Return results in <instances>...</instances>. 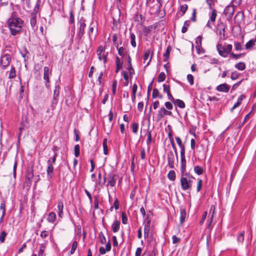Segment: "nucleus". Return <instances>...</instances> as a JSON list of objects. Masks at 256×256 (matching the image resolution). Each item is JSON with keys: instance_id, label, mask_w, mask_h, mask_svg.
Masks as SVG:
<instances>
[{"instance_id": "0eeeda50", "label": "nucleus", "mask_w": 256, "mask_h": 256, "mask_svg": "<svg viewBox=\"0 0 256 256\" xmlns=\"http://www.w3.org/2000/svg\"><path fill=\"white\" fill-rule=\"evenodd\" d=\"M44 79L45 80V86H46L48 88H49V76L50 74H51V72H50V68L48 66L44 67Z\"/></svg>"}, {"instance_id": "09e8293b", "label": "nucleus", "mask_w": 256, "mask_h": 256, "mask_svg": "<svg viewBox=\"0 0 256 256\" xmlns=\"http://www.w3.org/2000/svg\"><path fill=\"white\" fill-rule=\"evenodd\" d=\"M152 140V136L151 132L149 130L148 131V138L146 140V144L148 146L150 144Z\"/></svg>"}, {"instance_id": "20e7f679", "label": "nucleus", "mask_w": 256, "mask_h": 256, "mask_svg": "<svg viewBox=\"0 0 256 256\" xmlns=\"http://www.w3.org/2000/svg\"><path fill=\"white\" fill-rule=\"evenodd\" d=\"M117 176L118 175L116 174H113L111 173L108 174L104 178V182L102 184V185H104L105 182L107 180V186H110L112 187L114 186L116 184Z\"/></svg>"}, {"instance_id": "c756f323", "label": "nucleus", "mask_w": 256, "mask_h": 256, "mask_svg": "<svg viewBox=\"0 0 256 256\" xmlns=\"http://www.w3.org/2000/svg\"><path fill=\"white\" fill-rule=\"evenodd\" d=\"M194 172L198 175H200L203 174L204 170L202 168L198 166H194Z\"/></svg>"}, {"instance_id": "a211bd4d", "label": "nucleus", "mask_w": 256, "mask_h": 256, "mask_svg": "<svg viewBox=\"0 0 256 256\" xmlns=\"http://www.w3.org/2000/svg\"><path fill=\"white\" fill-rule=\"evenodd\" d=\"M176 142L180 148V152H185L184 146L182 144L180 138L178 136L176 137Z\"/></svg>"}, {"instance_id": "3c124183", "label": "nucleus", "mask_w": 256, "mask_h": 256, "mask_svg": "<svg viewBox=\"0 0 256 256\" xmlns=\"http://www.w3.org/2000/svg\"><path fill=\"white\" fill-rule=\"evenodd\" d=\"M187 80L190 85H192L194 84V76L192 74H188Z\"/></svg>"}, {"instance_id": "aec40b11", "label": "nucleus", "mask_w": 256, "mask_h": 256, "mask_svg": "<svg viewBox=\"0 0 256 256\" xmlns=\"http://www.w3.org/2000/svg\"><path fill=\"white\" fill-rule=\"evenodd\" d=\"M108 140L106 138H105L102 142L103 150H104V154L105 155H107L108 153Z\"/></svg>"}, {"instance_id": "9b49d317", "label": "nucleus", "mask_w": 256, "mask_h": 256, "mask_svg": "<svg viewBox=\"0 0 256 256\" xmlns=\"http://www.w3.org/2000/svg\"><path fill=\"white\" fill-rule=\"evenodd\" d=\"M86 26V24L84 22H81L80 24L79 30L78 34V36L79 39H81L83 35L84 34V28Z\"/></svg>"}, {"instance_id": "603ef678", "label": "nucleus", "mask_w": 256, "mask_h": 256, "mask_svg": "<svg viewBox=\"0 0 256 256\" xmlns=\"http://www.w3.org/2000/svg\"><path fill=\"white\" fill-rule=\"evenodd\" d=\"M202 180L198 179V182L197 184V187H196V190L198 192H200L201 190L202 187Z\"/></svg>"}, {"instance_id": "9d476101", "label": "nucleus", "mask_w": 256, "mask_h": 256, "mask_svg": "<svg viewBox=\"0 0 256 256\" xmlns=\"http://www.w3.org/2000/svg\"><path fill=\"white\" fill-rule=\"evenodd\" d=\"M150 54H151V58H150V60H149V61L146 64V66H148L153 56L154 52H153V51L150 50V49L146 50L144 52V62H145L148 59Z\"/></svg>"}, {"instance_id": "c03bdc74", "label": "nucleus", "mask_w": 256, "mask_h": 256, "mask_svg": "<svg viewBox=\"0 0 256 256\" xmlns=\"http://www.w3.org/2000/svg\"><path fill=\"white\" fill-rule=\"evenodd\" d=\"M132 132L134 134H136L138 128V124L137 122H133L132 125Z\"/></svg>"}, {"instance_id": "f8f14e48", "label": "nucleus", "mask_w": 256, "mask_h": 256, "mask_svg": "<svg viewBox=\"0 0 256 256\" xmlns=\"http://www.w3.org/2000/svg\"><path fill=\"white\" fill-rule=\"evenodd\" d=\"M120 224V222L118 220H116L114 222L112 225V230L114 232H116L119 230Z\"/></svg>"}, {"instance_id": "338daca9", "label": "nucleus", "mask_w": 256, "mask_h": 256, "mask_svg": "<svg viewBox=\"0 0 256 256\" xmlns=\"http://www.w3.org/2000/svg\"><path fill=\"white\" fill-rule=\"evenodd\" d=\"M119 204H120L118 198H116L114 202V207L116 210L119 208Z\"/></svg>"}, {"instance_id": "a19ab883", "label": "nucleus", "mask_w": 256, "mask_h": 256, "mask_svg": "<svg viewBox=\"0 0 256 256\" xmlns=\"http://www.w3.org/2000/svg\"><path fill=\"white\" fill-rule=\"evenodd\" d=\"M104 50V48L102 46H98V48L97 50V54L98 56V59L100 60H102V58L101 56V54L103 52Z\"/></svg>"}, {"instance_id": "864d4df0", "label": "nucleus", "mask_w": 256, "mask_h": 256, "mask_svg": "<svg viewBox=\"0 0 256 256\" xmlns=\"http://www.w3.org/2000/svg\"><path fill=\"white\" fill-rule=\"evenodd\" d=\"M74 15L73 14L72 11L70 10V12L69 23L72 24H74Z\"/></svg>"}, {"instance_id": "f3484780", "label": "nucleus", "mask_w": 256, "mask_h": 256, "mask_svg": "<svg viewBox=\"0 0 256 256\" xmlns=\"http://www.w3.org/2000/svg\"><path fill=\"white\" fill-rule=\"evenodd\" d=\"M180 222L181 224H182L186 218V213L185 209L184 208H181L180 210Z\"/></svg>"}, {"instance_id": "2eb2a0df", "label": "nucleus", "mask_w": 256, "mask_h": 256, "mask_svg": "<svg viewBox=\"0 0 256 256\" xmlns=\"http://www.w3.org/2000/svg\"><path fill=\"white\" fill-rule=\"evenodd\" d=\"M58 215L60 218H62L63 215V208H64V204L62 202H58Z\"/></svg>"}, {"instance_id": "4d7b16f0", "label": "nucleus", "mask_w": 256, "mask_h": 256, "mask_svg": "<svg viewBox=\"0 0 256 256\" xmlns=\"http://www.w3.org/2000/svg\"><path fill=\"white\" fill-rule=\"evenodd\" d=\"M6 236V234L5 232H2L0 234V242H4Z\"/></svg>"}, {"instance_id": "e2e57ef3", "label": "nucleus", "mask_w": 256, "mask_h": 256, "mask_svg": "<svg viewBox=\"0 0 256 256\" xmlns=\"http://www.w3.org/2000/svg\"><path fill=\"white\" fill-rule=\"evenodd\" d=\"M48 232L46 230H44L41 232L40 236L42 238H45L48 236Z\"/></svg>"}, {"instance_id": "37998d69", "label": "nucleus", "mask_w": 256, "mask_h": 256, "mask_svg": "<svg viewBox=\"0 0 256 256\" xmlns=\"http://www.w3.org/2000/svg\"><path fill=\"white\" fill-rule=\"evenodd\" d=\"M166 78V74L164 72H161L158 76V82H162Z\"/></svg>"}, {"instance_id": "8fccbe9b", "label": "nucleus", "mask_w": 256, "mask_h": 256, "mask_svg": "<svg viewBox=\"0 0 256 256\" xmlns=\"http://www.w3.org/2000/svg\"><path fill=\"white\" fill-rule=\"evenodd\" d=\"M34 174L32 170L28 171L26 174V178L30 181L31 182L32 178H33Z\"/></svg>"}, {"instance_id": "6e6d98bb", "label": "nucleus", "mask_w": 256, "mask_h": 256, "mask_svg": "<svg viewBox=\"0 0 256 256\" xmlns=\"http://www.w3.org/2000/svg\"><path fill=\"white\" fill-rule=\"evenodd\" d=\"M188 6L187 4L182 5L180 7V10L182 12V15H184L187 10Z\"/></svg>"}, {"instance_id": "2f4dec72", "label": "nucleus", "mask_w": 256, "mask_h": 256, "mask_svg": "<svg viewBox=\"0 0 256 256\" xmlns=\"http://www.w3.org/2000/svg\"><path fill=\"white\" fill-rule=\"evenodd\" d=\"M130 43L132 46L135 48L136 46V36L134 33H130Z\"/></svg>"}, {"instance_id": "ddd939ff", "label": "nucleus", "mask_w": 256, "mask_h": 256, "mask_svg": "<svg viewBox=\"0 0 256 256\" xmlns=\"http://www.w3.org/2000/svg\"><path fill=\"white\" fill-rule=\"evenodd\" d=\"M256 43V38H252L246 44V50H250L252 48V47Z\"/></svg>"}, {"instance_id": "7ed1b4c3", "label": "nucleus", "mask_w": 256, "mask_h": 256, "mask_svg": "<svg viewBox=\"0 0 256 256\" xmlns=\"http://www.w3.org/2000/svg\"><path fill=\"white\" fill-rule=\"evenodd\" d=\"M186 177L182 176L180 178V184L182 188L184 190H190L193 180L195 178L192 175L186 174Z\"/></svg>"}, {"instance_id": "6ab92c4d", "label": "nucleus", "mask_w": 256, "mask_h": 256, "mask_svg": "<svg viewBox=\"0 0 256 256\" xmlns=\"http://www.w3.org/2000/svg\"><path fill=\"white\" fill-rule=\"evenodd\" d=\"M16 72L15 68L14 67V66H11L10 70L9 72V74H8V78H10V79L14 78L16 77Z\"/></svg>"}, {"instance_id": "5fc2aeb1", "label": "nucleus", "mask_w": 256, "mask_h": 256, "mask_svg": "<svg viewBox=\"0 0 256 256\" xmlns=\"http://www.w3.org/2000/svg\"><path fill=\"white\" fill-rule=\"evenodd\" d=\"M239 74L236 72H232L231 74L230 78L233 80H236L238 78Z\"/></svg>"}, {"instance_id": "c9c22d12", "label": "nucleus", "mask_w": 256, "mask_h": 256, "mask_svg": "<svg viewBox=\"0 0 256 256\" xmlns=\"http://www.w3.org/2000/svg\"><path fill=\"white\" fill-rule=\"evenodd\" d=\"M190 24V22L188 20H186L184 22V26L182 28V32L183 34H184L188 30V28Z\"/></svg>"}, {"instance_id": "bb28decb", "label": "nucleus", "mask_w": 256, "mask_h": 256, "mask_svg": "<svg viewBox=\"0 0 256 256\" xmlns=\"http://www.w3.org/2000/svg\"><path fill=\"white\" fill-rule=\"evenodd\" d=\"M171 47L170 46H168L167 47L166 50V52L164 54V61L166 62L168 59L169 58L171 50Z\"/></svg>"}, {"instance_id": "ea45409f", "label": "nucleus", "mask_w": 256, "mask_h": 256, "mask_svg": "<svg viewBox=\"0 0 256 256\" xmlns=\"http://www.w3.org/2000/svg\"><path fill=\"white\" fill-rule=\"evenodd\" d=\"M202 36H198L197 37L196 43V48L197 50L200 48V47L202 45Z\"/></svg>"}, {"instance_id": "a18cd8bd", "label": "nucleus", "mask_w": 256, "mask_h": 256, "mask_svg": "<svg viewBox=\"0 0 256 256\" xmlns=\"http://www.w3.org/2000/svg\"><path fill=\"white\" fill-rule=\"evenodd\" d=\"M80 154V146L78 144H76L74 146V155L76 157H78Z\"/></svg>"}, {"instance_id": "a878e982", "label": "nucleus", "mask_w": 256, "mask_h": 256, "mask_svg": "<svg viewBox=\"0 0 256 256\" xmlns=\"http://www.w3.org/2000/svg\"><path fill=\"white\" fill-rule=\"evenodd\" d=\"M116 48L118 50V54L122 56H124L126 54V52L123 47L118 48V44L116 46Z\"/></svg>"}, {"instance_id": "680f3d73", "label": "nucleus", "mask_w": 256, "mask_h": 256, "mask_svg": "<svg viewBox=\"0 0 256 256\" xmlns=\"http://www.w3.org/2000/svg\"><path fill=\"white\" fill-rule=\"evenodd\" d=\"M172 242L174 244H177L180 242V238L176 237V236L174 235L172 236Z\"/></svg>"}, {"instance_id": "bf43d9fd", "label": "nucleus", "mask_w": 256, "mask_h": 256, "mask_svg": "<svg viewBox=\"0 0 256 256\" xmlns=\"http://www.w3.org/2000/svg\"><path fill=\"white\" fill-rule=\"evenodd\" d=\"M117 86V81L116 80H114L112 84V92L113 94H115L116 92Z\"/></svg>"}, {"instance_id": "69168bd1", "label": "nucleus", "mask_w": 256, "mask_h": 256, "mask_svg": "<svg viewBox=\"0 0 256 256\" xmlns=\"http://www.w3.org/2000/svg\"><path fill=\"white\" fill-rule=\"evenodd\" d=\"M168 138L170 139V144H174V138H173V136H172V132H170L168 134Z\"/></svg>"}, {"instance_id": "cd10ccee", "label": "nucleus", "mask_w": 256, "mask_h": 256, "mask_svg": "<svg viewBox=\"0 0 256 256\" xmlns=\"http://www.w3.org/2000/svg\"><path fill=\"white\" fill-rule=\"evenodd\" d=\"M244 96L242 95L240 96L238 98L237 102L234 104V106L232 108V110L238 107L242 103Z\"/></svg>"}, {"instance_id": "f03ea898", "label": "nucleus", "mask_w": 256, "mask_h": 256, "mask_svg": "<svg viewBox=\"0 0 256 256\" xmlns=\"http://www.w3.org/2000/svg\"><path fill=\"white\" fill-rule=\"evenodd\" d=\"M216 34H218L220 36V42L216 46L217 50L221 56H224V46L222 44V36H224V24L222 22L218 26Z\"/></svg>"}, {"instance_id": "7c9ffc66", "label": "nucleus", "mask_w": 256, "mask_h": 256, "mask_svg": "<svg viewBox=\"0 0 256 256\" xmlns=\"http://www.w3.org/2000/svg\"><path fill=\"white\" fill-rule=\"evenodd\" d=\"M168 178L172 181H174L176 180V174L174 170H172L169 172L168 174Z\"/></svg>"}, {"instance_id": "dca6fc26", "label": "nucleus", "mask_w": 256, "mask_h": 256, "mask_svg": "<svg viewBox=\"0 0 256 256\" xmlns=\"http://www.w3.org/2000/svg\"><path fill=\"white\" fill-rule=\"evenodd\" d=\"M234 12V8L232 6H228L225 8V16L228 14V16L231 17L233 14Z\"/></svg>"}, {"instance_id": "423d86ee", "label": "nucleus", "mask_w": 256, "mask_h": 256, "mask_svg": "<svg viewBox=\"0 0 256 256\" xmlns=\"http://www.w3.org/2000/svg\"><path fill=\"white\" fill-rule=\"evenodd\" d=\"M172 113L170 111L166 110L164 107L161 108L158 111L157 114V120L160 121L164 116H170Z\"/></svg>"}, {"instance_id": "4468645a", "label": "nucleus", "mask_w": 256, "mask_h": 256, "mask_svg": "<svg viewBox=\"0 0 256 256\" xmlns=\"http://www.w3.org/2000/svg\"><path fill=\"white\" fill-rule=\"evenodd\" d=\"M184 154L185 152H180V159L182 169H185L186 168V160Z\"/></svg>"}, {"instance_id": "473e14b6", "label": "nucleus", "mask_w": 256, "mask_h": 256, "mask_svg": "<svg viewBox=\"0 0 256 256\" xmlns=\"http://www.w3.org/2000/svg\"><path fill=\"white\" fill-rule=\"evenodd\" d=\"M244 232H241L237 236V240L238 242L242 243L244 240Z\"/></svg>"}, {"instance_id": "13d9d810", "label": "nucleus", "mask_w": 256, "mask_h": 256, "mask_svg": "<svg viewBox=\"0 0 256 256\" xmlns=\"http://www.w3.org/2000/svg\"><path fill=\"white\" fill-rule=\"evenodd\" d=\"M58 102V98H54L53 96L52 100V106L54 108L56 106Z\"/></svg>"}, {"instance_id": "c85d7f7f", "label": "nucleus", "mask_w": 256, "mask_h": 256, "mask_svg": "<svg viewBox=\"0 0 256 256\" xmlns=\"http://www.w3.org/2000/svg\"><path fill=\"white\" fill-rule=\"evenodd\" d=\"M235 68L240 70H243L246 68V64L243 62H240L235 65Z\"/></svg>"}, {"instance_id": "72a5a7b5", "label": "nucleus", "mask_w": 256, "mask_h": 256, "mask_svg": "<svg viewBox=\"0 0 256 256\" xmlns=\"http://www.w3.org/2000/svg\"><path fill=\"white\" fill-rule=\"evenodd\" d=\"M40 6V0H37L36 3L34 7L33 10V12L32 14H34L36 16L37 13L38 12Z\"/></svg>"}, {"instance_id": "f704fd0d", "label": "nucleus", "mask_w": 256, "mask_h": 256, "mask_svg": "<svg viewBox=\"0 0 256 256\" xmlns=\"http://www.w3.org/2000/svg\"><path fill=\"white\" fill-rule=\"evenodd\" d=\"M150 220L148 218H147V222H146V220L144 221V230L150 231Z\"/></svg>"}, {"instance_id": "e433bc0d", "label": "nucleus", "mask_w": 256, "mask_h": 256, "mask_svg": "<svg viewBox=\"0 0 256 256\" xmlns=\"http://www.w3.org/2000/svg\"><path fill=\"white\" fill-rule=\"evenodd\" d=\"M98 238L100 242L102 244H104L106 242V238L102 232H101L99 233Z\"/></svg>"}, {"instance_id": "49530a36", "label": "nucleus", "mask_w": 256, "mask_h": 256, "mask_svg": "<svg viewBox=\"0 0 256 256\" xmlns=\"http://www.w3.org/2000/svg\"><path fill=\"white\" fill-rule=\"evenodd\" d=\"M122 224H126L128 222L127 216L124 212H122Z\"/></svg>"}, {"instance_id": "6e6552de", "label": "nucleus", "mask_w": 256, "mask_h": 256, "mask_svg": "<svg viewBox=\"0 0 256 256\" xmlns=\"http://www.w3.org/2000/svg\"><path fill=\"white\" fill-rule=\"evenodd\" d=\"M47 164H48V168L46 169V173H47V177L48 180L52 179V174L54 171V166L53 164H51V160H48L47 161Z\"/></svg>"}, {"instance_id": "58836bf2", "label": "nucleus", "mask_w": 256, "mask_h": 256, "mask_svg": "<svg viewBox=\"0 0 256 256\" xmlns=\"http://www.w3.org/2000/svg\"><path fill=\"white\" fill-rule=\"evenodd\" d=\"M122 74L123 75L124 78V86H127L128 84V75L127 72L126 71L122 72Z\"/></svg>"}, {"instance_id": "052dcab7", "label": "nucleus", "mask_w": 256, "mask_h": 256, "mask_svg": "<svg viewBox=\"0 0 256 256\" xmlns=\"http://www.w3.org/2000/svg\"><path fill=\"white\" fill-rule=\"evenodd\" d=\"M235 48L236 50H242L241 44L239 42H236L234 44Z\"/></svg>"}, {"instance_id": "4c0bfd02", "label": "nucleus", "mask_w": 256, "mask_h": 256, "mask_svg": "<svg viewBox=\"0 0 256 256\" xmlns=\"http://www.w3.org/2000/svg\"><path fill=\"white\" fill-rule=\"evenodd\" d=\"M60 87L58 85L55 86V88L54 91L53 96L54 98H58L60 95Z\"/></svg>"}, {"instance_id": "de8ad7c7", "label": "nucleus", "mask_w": 256, "mask_h": 256, "mask_svg": "<svg viewBox=\"0 0 256 256\" xmlns=\"http://www.w3.org/2000/svg\"><path fill=\"white\" fill-rule=\"evenodd\" d=\"M216 11L215 10H214L212 11V14H211V16H210V20H211V22H214L215 20H216Z\"/></svg>"}, {"instance_id": "4be33fe9", "label": "nucleus", "mask_w": 256, "mask_h": 256, "mask_svg": "<svg viewBox=\"0 0 256 256\" xmlns=\"http://www.w3.org/2000/svg\"><path fill=\"white\" fill-rule=\"evenodd\" d=\"M56 214L54 212H50L47 218V220L50 222H54L56 220Z\"/></svg>"}, {"instance_id": "0e129e2a", "label": "nucleus", "mask_w": 256, "mask_h": 256, "mask_svg": "<svg viewBox=\"0 0 256 256\" xmlns=\"http://www.w3.org/2000/svg\"><path fill=\"white\" fill-rule=\"evenodd\" d=\"M165 106L168 110L172 109L173 106L170 102H165Z\"/></svg>"}, {"instance_id": "1a4fd4ad", "label": "nucleus", "mask_w": 256, "mask_h": 256, "mask_svg": "<svg viewBox=\"0 0 256 256\" xmlns=\"http://www.w3.org/2000/svg\"><path fill=\"white\" fill-rule=\"evenodd\" d=\"M168 165L170 168L174 167V155L172 152H170L167 154Z\"/></svg>"}, {"instance_id": "b1692460", "label": "nucleus", "mask_w": 256, "mask_h": 256, "mask_svg": "<svg viewBox=\"0 0 256 256\" xmlns=\"http://www.w3.org/2000/svg\"><path fill=\"white\" fill-rule=\"evenodd\" d=\"M0 209L2 210V216L0 218V220H2L6 214V204L4 200L0 204Z\"/></svg>"}, {"instance_id": "5701e85b", "label": "nucleus", "mask_w": 256, "mask_h": 256, "mask_svg": "<svg viewBox=\"0 0 256 256\" xmlns=\"http://www.w3.org/2000/svg\"><path fill=\"white\" fill-rule=\"evenodd\" d=\"M152 97L153 98H160L161 99L162 98V96L160 95V92H159L158 89L154 88L153 91H152Z\"/></svg>"}, {"instance_id": "f257e3e1", "label": "nucleus", "mask_w": 256, "mask_h": 256, "mask_svg": "<svg viewBox=\"0 0 256 256\" xmlns=\"http://www.w3.org/2000/svg\"><path fill=\"white\" fill-rule=\"evenodd\" d=\"M8 28L12 36H16L19 34L22 28L24 21L16 16V13L13 12L11 16L7 21Z\"/></svg>"}, {"instance_id": "774afa93", "label": "nucleus", "mask_w": 256, "mask_h": 256, "mask_svg": "<svg viewBox=\"0 0 256 256\" xmlns=\"http://www.w3.org/2000/svg\"><path fill=\"white\" fill-rule=\"evenodd\" d=\"M142 252V249L140 248H138L135 252V256H140Z\"/></svg>"}, {"instance_id": "79ce46f5", "label": "nucleus", "mask_w": 256, "mask_h": 256, "mask_svg": "<svg viewBox=\"0 0 256 256\" xmlns=\"http://www.w3.org/2000/svg\"><path fill=\"white\" fill-rule=\"evenodd\" d=\"M77 246L78 242L76 241L74 242L72 246L71 250L70 252V254H72L74 252L77 248Z\"/></svg>"}, {"instance_id": "393cba45", "label": "nucleus", "mask_w": 256, "mask_h": 256, "mask_svg": "<svg viewBox=\"0 0 256 256\" xmlns=\"http://www.w3.org/2000/svg\"><path fill=\"white\" fill-rule=\"evenodd\" d=\"M174 103L181 108H185L184 102L182 100L180 99L176 100H174Z\"/></svg>"}, {"instance_id": "412c9836", "label": "nucleus", "mask_w": 256, "mask_h": 256, "mask_svg": "<svg viewBox=\"0 0 256 256\" xmlns=\"http://www.w3.org/2000/svg\"><path fill=\"white\" fill-rule=\"evenodd\" d=\"M30 25L32 28H34L36 26V16L34 14H31V18H30Z\"/></svg>"}, {"instance_id": "39448f33", "label": "nucleus", "mask_w": 256, "mask_h": 256, "mask_svg": "<svg viewBox=\"0 0 256 256\" xmlns=\"http://www.w3.org/2000/svg\"><path fill=\"white\" fill-rule=\"evenodd\" d=\"M11 60V56L9 54H4L1 56L0 65L2 70L6 69L10 65Z\"/></svg>"}]
</instances>
